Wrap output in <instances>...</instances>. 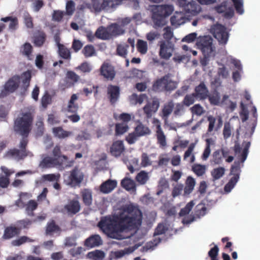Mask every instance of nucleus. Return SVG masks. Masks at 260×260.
<instances>
[{
	"mask_svg": "<svg viewBox=\"0 0 260 260\" xmlns=\"http://www.w3.org/2000/svg\"><path fill=\"white\" fill-rule=\"evenodd\" d=\"M97 226L108 238L119 240L129 238L122 233L130 228V205L118 214L102 216Z\"/></svg>",
	"mask_w": 260,
	"mask_h": 260,
	"instance_id": "1",
	"label": "nucleus"
},
{
	"mask_svg": "<svg viewBox=\"0 0 260 260\" xmlns=\"http://www.w3.org/2000/svg\"><path fill=\"white\" fill-rule=\"evenodd\" d=\"M34 116L27 112L22 113L14 120L13 131L16 135L28 137L32 126Z\"/></svg>",
	"mask_w": 260,
	"mask_h": 260,
	"instance_id": "2",
	"label": "nucleus"
},
{
	"mask_svg": "<svg viewBox=\"0 0 260 260\" xmlns=\"http://www.w3.org/2000/svg\"><path fill=\"white\" fill-rule=\"evenodd\" d=\"M250 146V142L246 143L242 153L238 156L240 160L235 161L232 166L230 170V174L233 176L230 179L228 183L224 186V190L230 192L234 187L239 179L240 170V163H243L246 159L248 153V150Z\"/></svg>",
	"mask_w": 260,
	"mask_h": 260,
	"instance_id": "3",
	"label": "nucleus"
},
{
	"mask_svg": "<svg viewBox=\"0 0 260 260\" xmlns=\"http://www.w3.org/2000/svg\"><path fill=\"white\" fill-rule=\"evenodd\" d=\"M174 8L172 5L154 6L152 10L154 27L157 28L165 25L167 23L166 18L170 16Z\"/></svg>",
	"mask_w": 260,
	"mask_h": 260,
	"instance_id": "4",
	"label": "nucleus"
},
{
	"mask_svg": "<svg viewBox=\"0 0 260 260\" xmlns=\"http://www.w3.org/2000/svg\"><path fill=\"white\" fill-rule=\"evenodd\" d=\"M171 74H167L156 80L152 86L153 91L156 92H171L174 90L178 85V82L171 78Z\"/></svg>",
	"mask_w": 260,
	"mask_h": 260,
	"instance_id": "5",
	"label": "nucleus"
},
{
	"mask_svg": "<svg viewBox=\"0 0 260 260\" xmlns=\"http://www.w3.org/2000/svg\"><path fill=\"white\" fill-rule=\"evenodd\" d=\"M20 82L19 75H15L10 78L3 86L0 92V99L15 92L19 87Z\"/></svg>",
	"mask_w": 260,
	"mask_h": 260,
	"instance_id": "6",
	"label": "nucleus"
},
{
	"mask_svg": "<svg viewBox=\"0 0 260 260\" xmlns=\"http://www.w3.org/2000/svg\"><path fill=\"white\" fill-rule=\"evenodd\" d=\"M84 178L83 173L80 169L76 167L69 172L65 181L67 185L72 187H80Z\"/></svg>",
	"mask_w": 260,
	"mask_h": 260,
	"instance_id": "7",
	"label": "nucleus"
},
{
	"mask_svg": "<svg viewBox=\"0 0 260 260\" xmlns=\"http://www.w3.org/2000/svg\"><path fill=\"white\" fill-rule=\"evenodd\" d=\"M142 222V213L131 203V238L139 230Z\"/></svg>",
	"mask_w": 260,
	"mask_h": 260,
	"instance_id": "8",
	"label": "nucleus"
},
{
	"mask_svg": "<svg viewBox=\"0 0 260 260\" xmlns=\"http://www.w3.org/2000/svg\"><path fill=\"white\" fill-rule=\"evenodd\" d=\"M211 32L220 44L224 45L227 43L229 35L224 25L219 23L214 24L211 28Z\"/></svg>",
	"mask_w": 260,
	"mask_h": 260,
	"instance_id": "9",
	"label": "nucleus"
},
{
	"mask_svg": "<svg viewBox=\"0 0 260 260\" xmlns=\"http://www.w3.org/2000/svg\"><path fill=\"white\" fill-rule=\"evenodd\" d=\"M130 23V18L126 17L119 21L117 23H112L108 26L111 39L123 34L125 32V26Z\"/></svg>",
	"mask_w": 260,
	"mask_h": 260,
	"instance_id": "10",
	"label": "nucleus"
},
{
	"mask_svg": "<svg viewBox=\"0 0 260 260\" xmlns=\"http://www.w3.org/2000/svg\"><path fill=\"white\" fill-rule=\"evenodd\" d=\"M212 39L208 36L201 37L197 43L198 47L202 51L205 56H208L213 51Z\"/></svg>",
	"mask_w": 260,
	"mask_h": 260,
	"instance_id": "11",
	"label": "nucleus"
},
{
	"mask_svg": "<svg viewBox=\"0 0 260 260\" xmlns=\"http://www.w3.org/2000/svg\"><path fill=\"white\" fill-rule=\"evenodd\" d=\"M81 209V204L79 200L77 199H73L68 200L62 211L68 216H73L79 212Z\"/></svg>",
	"mask_w": 260,
	"mask_h": 260,
	"instance_id": "12",
	"label": "nucleus"
},
{
	"mask_svg": "<svg viewBox=\"0 0 260 260\" xmlns=\"http://www.w3.org/2000/svg\"><path fill=\"white\" fill-rule=\"evenodd\" d=\"M159 101L157 98H154L147 101L146 105L143 108V111L147 118L152 117V115L157 112L159 107Z\"/></svg>",
	"mask_w": 260,
	"mask_h": 260,
	"instance_id": "13",
	"label": "nucleus"
},
{
	"mask_svg": "<svg viewBox=\"0 0 260 260\" xmlns=\"http://www.w3.org/2000/svg\"><path fill=\"white\" fill-rule=\"evenodd\" d=\"M159 56L161 58L168 59L172 55L174 50V45L170 42L162 41L159 42Z\"/></svg>",
	"mask_w": 260,
	"mask_h": 260,
	"instance_id": "14",
	"label": "nucleus"
},
{
	"mask_svg": "<svg viewBox=\"0 0 260 260\" xmlns=\"http://www.w3.org/2000/svg\"><path fill=\"white\" fill-rule=\"evenodd\" d=\"M214 10L219 14H222V16L226 19L232 18L234 15V11L232 7L228 8V2L223 1L220 5L214 7Z\"/></svg>",
	"mask_w": 260,
	"mask_h": 260,
	"instance_id": "15",
	"label": "nucleus"
},
{
	"mask_svg": "<svg viewBox=\"0 0 260 260\" xmlns=\"http://www.w3.org/2000/svg\"><path fill=\"white\" fill-rule=\"evenodd\" d=\"M107 96L112 105H114L120 98V88L117 85L110 84L107 88Z\"/></svg>",
	"mask_w": 260,
	"mask_h": 260,
	"instance_id": "16",
	"label": "nucleus"
},
{
	"mask_svg": "<svg viewBox=\"0 0 260 260\" xmlns=\"http://www.w3.org/2000/svg\"><path fill=\"white\" fill-rule=\"evenodd\" d=\"M100 74L107 80L112 81L115 78L116 73L113 66L104 63L100 68Z\"/></svg>",
	"mask_w": 260,
	"mask_h": 260,
	"instance_id": "17",
	"label": "nucleus"
},
{
	"mask_svg": "<svg viewBox=\"0 0 260 260\" xmlns=\"http://www.w3.org/2000/svg\"><path fill=\"white\" fill-rule=\"evenodd\" d=\"M193 93L197 96V100L203 101L209 96V90L204 82H201L199 85L194 88Z\"/></svg>",
	"mask_w": 260,
	"mask_h": 260,
	"instance_id": "18",
	"label": "nucleus"
},
{
	"mask_svg": "<svg viewBox=\"0 0 260 260\" xmlns=\"http://www.w3.org/2000/svg\"><path fill=\"white\" fill-rule=\"evenodd\" d=\"M62 165L63 162H60L57 158L47 156L40 161L39 167L42 169H47Z\"/></svg>",
	"mask_w": 260,
	"mask_h": 260,
	"instance_id": "19",
	"label": "nucleus"
},
{
	"mask_svg": "<svg viewBox=\"0 0 260 260\" xmlns=\"http://www.w3.org/2000/svg\"><path fill=\"white\" fill-rule=\"evenodd\" d=\"M150 134V130L148 127L144 125L142 123L139 124L135 128V132L133 133H131V144H133L135 142L137 139L136 137H140Z\"/></svg>",
	"mask_w": 260,
	"mask_h": 260,
	"instance_id": "20",
	"label": "nucleus"
},
{
	"mask_svg": "<svg viewBox=\"0 0 260 260\" xmlns=\"http://www.w3.org/2000/svg\"><path fill=\"white\" fill-rule=\"evenodd\" d=\"M125 150L123 141L117 140L113 143L110 151L111 155L116 157L120 156Z\"/></svg>",
	"mask_w": 260,
	"mask_h": 260,
	"instance_id": "21",
	"label": "nucleus"
},
{
	"mask_svg": "<svg viewBox=\"0 0 260 260\" xmlns=\"http://www.w3.org/2000/svg\"><path fill=\"white\" fill-rule=\"evenodd\" d=\"M103 244V240L99 235H92L87 238L84 241V246L88 248L99 246Z\"/></svg>",
	"mask_w": 260,
	"mask_h": 260,
	"instance_id": "22",
	"label": "nucleus"
},
{
	"mask_svg": "<svg viewBox=\"0 0 260 260\" xmlns=\"http://www.w3.org/2000/svg\"><path fill=\"white\" fill-rule=\"evenodd\" d=\"M21 228L15 225L7 226L4 231L3 238L5 240L11 239L20 234Z\"/></svg>",
	"mask_w": 260,
	"mask_h": 260,
	"instance_id": "23",
	"label": "nucleus"
},
{
	"mask_svg": "<svg viewBox=\"0 0 260 260\" xmlns=\"http://www.w3.org/2000/svg\"><path fill=\"white\" fill-rule=\"evenodd\" d=\"M116 181L108 179L101 185L100 190L104 193H108L111 192L116 187Z\"/></svg>",
	"mask_w": 260,
	"mask_h": 260,
	"instance_id": "24",
	"label": "nucleus"
},
{
	"mask_svg": "<svg viewBox=\"0 0 260 260\" xmlns=\"http://www.w3.org/2000/svg\"><path fill=\"white\" fill-rule=\"evenodd\" d=\"M156 136L159 147L161 148L166 147L167 145L166 137L161 129L160 123L156 125Z\"/></svg>",
	"mask_w": 260,
	"mask_h": 260,
	"instance_id": "25",
	"label": "nucleus"
},
{
	"mask_svg": "<svg viewBox=\"0 0 260 260\" xmlns=\"http://www.w3.org/2000/svg\"><path fill=\"white\" fill-rule=\"evenodd\" d=\"M47 35L42 30H38L34 37V43L35 46L40 47L43 45L46 40Z\"/></svg>",
	"mask_w": 260,
	"mask_h": 260,
	"instance_id": "26",
	"label": "nucleus"
},
{
	"mask_svg": "<svg viewBox=\"0 0 260 260\" xmlns=\"http://www.w3.org/2000/svg\"><path fill=\"white\" fill-rule=\"evenodd\" d=\"M81 196L83 204L87 207H89L92 203V191L88 188H84L81 191Z\"/></svg>",
	"mask_w": 260,
	"mask_h": 260,
	"instance_id": "27",
	"label": "nucleus"
},
{
	"mask_svg": "<svg viewBox=\"0 0 260 260\" xmlns=\"http://www.w3.org/2000/svg\"><path fill=\"white\" fill-rule=\"evenodd\" d=\"M22 82V88L24 91H26L30 85V82L31 79V73L29 70H27L22 73L20 76Z\"/></svg>",
	"mask_w": 260,
	"mask_h": 260,
	"instance_id": "28",
	"label": "nucleus"
},
{
	"mask_svg": "<svg viewBox=\"0 0 260 260\" xmlns=\"http://www.w3.org/2000/svg\"><path fill=\"white\" fill-rule=\"evenodd\" d=\"M78 99V96L77 94H73L71 95L67 106V110L68 112L76 113L78 111L79 109V106L78 104L76 103V101Z\"/></svg>",
	"mask_w": 260,
	"mask_h": 260,
	"instance_id": "29",
	"label": "nucleus"
},
{
	"mask_svg": "<svg viewBox=\"0 0 260 260\" xmlns=\"http://www.w3.org/2000/svg\"><path fill=\"white\" fill-rule=\"evenodd\" d=\"M195 185L196 181L191 176L187 177L185 182L184 196H187L190 194L193 191Z\"/></svg>",
	"mask_w": 260,
	"mask_h": 260,
	"instance_id": "30",
	"label": "nucleus"
},
{
	"mask_svg": "<svg viewBox=\"0 0 260 260\" xmlns=\"http://www.w3.org/2000/svg\"><path fill=\"white\" fill-rule=\"evenodd\" d=\"M52 133L55 137L61 139L69 137L72 134L71 132L65 131L61 126L53 127Z\"/></svg>",
	"mask_w": 260,
	"mask_h": 260,
	"instance_id": "31",
	"label": "nucleus"
},
{
	"mask_svg": "<svg viewBox=\"0 0 260 260\" xmlns=\"http://www.w3.org/2000/svg\"><path fill=\"white\" fill-rule=\"evenodd\" d=\"M95 37L101 40H106L111 39L108 27L104 26L99 27L95 32Z\"/></svg>",
	"mask_w": 260,
	"mask_h": 260,
	"instance_id": "32",
	"label": "nucleus"
},
{
	"mask_svg": "<svg viewBox=\"0 0 260 260\" xmlns=\"http://www.w3.org/2000/svg\"><path fill=\"white\" fill-rule=\"evenodd\" d=\"M174 104L173 101H170L166 104L162 109V118L165 121H167L169 115L172 113Z\"/></svg>",
	"mask_w": 260,
	"mask_h": 260,
	"instance_id": "33",
	"label": "nucleus"
},
{
	"mask_svg": "<svg viewBox=\"0 0 260 260\" xmlns=\"http://www.w3.org/2000/svg\"><path fill=\"white\" fill-rule=\"evenodd\" d=\"M6 155L9 157L15 158L18 160L22 159L26 157V155L23 154L19 149L16 148L9 150L7 152Z\"/></svg>",
	"mask_w": 260,
	"mask_h": 260,
	"instance_id": "34",
	"label": "nucleus"
},
{
	"mask_svg": "<svg viewBox=\"0 0 260 260\" xmlns=\"http://www.w3.org/2000/svg\"><path fill=\"white\" fill-rule=\"evenodd\" d=\"M87 256L92 260H103L105 257V253L102 250H95L88 252Z\"/></svg>",
	"mask_w": 260,
	"mask_h": 260,
	"instance_id": "35",
	"label": "nucleus"
},
{
	"mask_svg": "<svg viewBox=\"0 0 260 260\" xmlns=\"http://www.w3.org/2000/svg\"><path fill=\"white\" fill-rule=\"evenodd\" d=\"M1 21L4 22L10 21L9 25V29L11 31H14L16 29L18 25V19L16 17H12L8 16L1 18Z\"/></svg>",
	"mask_w": 260,
	"mask_h": 260,
	"instance_id": "36",
	"label": "nucleus"
},
{
	"mask_svg": "<svg viewBox=\"0 0 260 260\" xmlns=\"http://www.w3.org/2000/svg\"><path fill=\"white\" fill-rule=\"evenodd\" d=\"M148 173L144 171H140L136 176L135 180L138 185H144L148 180Z\"/></svg>",
	"mask_w": 260,
	"mask_h": 260,
	"instance_id": "37",
	"label": "nucleus"
},
{
	"mask_svg": "<svg viewBox=\"0 0 260 260\" xmlns=\"http://www.w3.org/2000/svg\"><path fill=\"white\" fill-rule=\"evenodd\" d=\"M52 153L54 156V158H57L60 162H63V164L68 159V158L66 155H61L60 147L58 145H56L54 147Z\"/></svg>",
	"mask_w": 260,
	"mask_h": 260,
	"instance_id": "38",
	"label": "nucleus"
},
{
	"mask_svg": "<svg viewBox=\"0 0 260 260\" xmlns=\"http://www.w3.org/2000/svg\"><path fill=\"white\" fill-rule=\"evenodd\" d=\"M58 49V53L60 56L65 59L70 60L71 58V52L64 45L59 44Z\"/></svg>",
	"mask_w": 260,
	"mask_h": 260,
	"instance_id": "39",
	"label": "nucleus"
},
{
	"mask_svg": "<svg viewBox=\"0 0 260 260\" xmlns=\"http://www.w3.org/2000/svg\"><path fill=\"white\" fill-rule=\"evenodd\" d=\"M130 253V247H127L124 250H121L116 251H112L109 255L110 259H118L123 256L125 254Z\"/></svg>",
	"mask_w": 260,
	"mask_h": 260,
	"instance_id": "40",
	"label": "nucleus"
},
{
	"mask_svg": "<svg viewBox=\"0 0 260 260\" xmlns=\"http://www.w3.org/2000/svg\"><path fill=\"white\" fill-rule=\"evenodd\" d=\"M82 53L86 58L93 56L96 54L94 47L92 45H87L82 50Z\"/></svg>",
	"mask_w": 260,
	"mask_h": 260,
	"instance_id": "41",
	"label": "nucleus"
},
{
	"mask_svg": "<svg viewBox=\"0 0 260 260\" xmlns=\"http://www.w3.org/2000/svg\"><path fill=\"white\" fill-rule=\"evenodd\" d=\"M169 184L168 181L165 178H161L159 181L157 187L156 194L157 196L160 195L164 190L169 188Z\"/></svg>",
	"mask_w": 260,
	"mask_h": 260,
	"instance_id": "42",
	"label": "nucleus"
},
{
	"mask_svg": "<svg viewBox=\"0 0 260 260\" xmlns=\"http://www.w3.org/2000/svg\"><path fill=\"white\" fill-rule=\"evenodd\" d=\"M20 52L22 54L26 56L28 59H30V56L32 52V47L29 43H25L21 47Z\"/></svg>",
	"mask_w": 260,
	"mask_h": 260,
	"instance_id": "43",
	"label": "nucleus"
},
{
	"mask_svg": "<svg viewBox=\"0 0 260 260\" xmlns=\"http://www.w3.org/2000/svg\"><path fill=\"white\" fill-rule=\"evenodd\" d=\"M35 134L37 137H41L45 131L44 124L42 119L38 120L36 123Z\"/></svg>",
	"mask_w": 260,
	"mask_h": 260,
	"instance_id": "44",
	"label": "nucleus"
},
{
	"mask_svg": "<svg viewBox=\"0 0 260 260\" xmlns=\"http://www.w3.org/2000/svg\"><path fill=\"white\" fill-rule=\"evenodd\" d=\"M206 168L205 165L194 164L192 167V171L198 176H202L206 172Z\"/></svg>",
	"mask_w": 260,
	"mask_h": 260,
	"instance_id": "45",
	"label": "nucleus"
},
{
	"mask_svg": "<svg viewBox=\"0 0 260 260\" xmlns=\"http://www.w3.org/2000/svg\"><path fill=\"white\" fill-rule=\"evenodd\" d=\"M196 100H197V96L193 93L187 94L185 96L182 101V103L184 105L189 107L192 105Z\"/></svg>",
	"mask_w": 260,
	"mask_h": 260,
	"instance_id": "46",
	"label": "nucleus"
},
{
	"mask_svg": "<svg viewBox=\"0 0 260 260\" xmlns=\"http://www.w3.org/2000/svg\"><path fill=\"white\" fill-rule=\"evenodd\" d=\"M128 129L127 123H118L115 125L116 135H121L125 133Z\"/></svg>",
	"mask_w": 260,
	"mask_h": 260,
	"instance_id": "47",
	"label": "nucleus"
},
{
	"mask_svg": "<svg viewBox=\"0 0 260 260\" xmlns=\"http://www.w3.org/2000/svg\"><path fill=\"white\" fill-rule=\"evenodd\" d=\"M225 169L223 167H219L214 169L211 171V175L214 180L220 179L224 175Z\"/></svg>",
	"mask_w": 260,
	"mask_h": 260,
	"instance_id": "48",
	"label": "nucleus"
},
{
	"mask_svg": "<svg viewBox=\"0 0 260 260\" xmlns=\"http://www.w3.org/2000/svg\"><path fill=\"white\" fill-rule=\"evenodd\" d=\"M116 6L115 0H102V10L109 11L114 9Z\"/></svg>",
	"mask_w": 260,
	"mask_h": 260,
	"instance_id": "49",
	"label": "nucleus"
},
{
	"mask_svg": "<svg viewBox=\"0 0 260 260\" xmlns=\"http://www.w3.org/2000/svg\"><path fill=\"white\" fill-rule=\"evenodd\" d=\"M137 48L138 52L142 54L146 53L148 50L147 43L146 41L142 40H139L137 43Z\"/></svg>",
	"mask_w": 260,
	"mask_h": 260,
	"instance_id": "50",
	"label": "nucleus"
},
{
	"mask_svg": "<svg viewBox=\"0 0 260 260\" xmlns=\"http://www.w3.org/2000/svg\"><path fill=\"white\" fill-rule=\"evenodd\" d=\"M24 23L28 28H34L33 19L27 12H25L23 15Z\"/></svg>",
	"mask_w": 260,
	"mask_h": 260,
	"instance_id": "51",
	"label": "nucleus"
},
{
	"mask_svg": "<svg viewBox=\"0 0 260 260\" xmlns=\"http://www.w3.org/2000/svg\"><path fill=\"white\" fill-rule=\"evenodd\" d=\"M212 142V140L211 138L207 139L206 140V147L202 156V158L203 160H206L210 154V145Z\"/></svg>",
	"mask_w": 260,
	"mask_h": 260,
	"instance_id": "52",
	"label": "nucleus"
},
{
	"mask_svg": "<svg viewBox=\"0 0 260 260\" xmlns=\"http://www.w3.org/2000/svg\"><path fill=\"white\" fill-rule=\"evenodd\" d=\"M161 239L160 238H154L153 240L147 242L144 246V248L146 250L152 249L153 250L160 242Z\"/></svg>",
	"mask_w": 260,
	"mask_h": 260,
	"instance_id": "53",
	"label": "nucleus"
},
{
	"mask_svg": "<svg viewBox=\"0 0 260 260\" xmlns=\"http://www.w3.org/2000/svg\"><path fill=\"white\" fill-rule=\"evenodd\" d=\"M22 138L20 140V143L19 145V148H20V150L23 153V154L26 155V156L27 155V153L26 152V147L27 146V144L28 142V140L27 139L28 137L21 136Z\"/></svg>",
	"mask_w": 260,
	"mask_h": 260,
	"instance_id": "54",
	"label": "nucleus"
},
{
	"mask_svg": "<svg viewBox=\"0 0 260 260\" xmlns=\"http://www.w3.org/2000/svg\"><path fill=\"white\" fill-rule=\"evenodd\" d=\"M194 203L193 201H190L188 203L185 207L182 208L179 212V215L180 216H184L188 214L192 209Z\"/></svg>",
	"mask_w": 260,
	"mask_h": 260,
	"instance_id": "55",
	"label": "nucleus"
},
{
	"mask_svg": "<svg viewBox=\"0 0 260 260\" xmlns=\"http://www.w3.org/2000/svg\"><path fill=\"white\" fill-rule=\"evenodd\" d=\"M34 240L29 238L26 236H22L18 238V239L13 240L12 242V244L13 246H20L26 242H33Z\"/></svg>",
	"mask_w": 260,
	"mask_h": 260,
	"instance_id": "56",
	"label": "nucleus"
},
{
	"mask_svg": "<svg viewBox=\"0 0 260 260\" xmlns=\"http://www.w3.org/2000/svg\"><path fill=\"white\" fill-rule=\"evenodd\" d=\"M59 227L55 224L54 220H52L51 222L47 224L46 231L47 234H51L53 232L59 231Z\"/></svg>",
	"mask_w": 260,
	"mask_h": 260,
	"instance_id": "57",
	"label": "nucleus"
},
{
	"mask_svg": "<svg viewBox=\"0 0 260 260\" xmlns=\"http://www.w3.org/2000/svg\"><path fill=\"white\" fill-rule=\"evenodd\" d=\"M212 161L216 165H219L222 162V158L220 150L218 149L213 152Z\"/></svg>",
	"mask_w": 260,
	"mask_h": 260,
	"instance_id": "58",
	"label": "nucleus"
},
{
	"mask_svg": "<svg viewBox=\"0 0 260 260\" xmlns=\"http://www.w3.org/2000/svg\"><path fill=\"white\" fill-rule=\"evenodd\" d=\"M232 2L237 13L242 14L244 12L243 0H232Z\"/></svg>",
	"mask_w": 260,
	"mask_h": 260,
	"instance_id": "59",
	"label": "nucleus"
},
{
	"mask_svg": "<svg viewBox=\"0 0 260 260\" xmlns=\"http://www.w3.org/2000/svg\"><path fill=\"white\" fill-rule=\"evenodd\" d=\"M207 98H208L209 102L211 105H218L219 104L220 97L218 92L215 93L211 95H209Z\"/></svg>",
	"mask_w": 260,
	"mask_h": 260,
	"instance_id": "60",
	"label": "nucleus"
},
{
	"mask_svg": "<svg viewBox=\"0 0 260 260\" xmlns=\"http://www.w3.org/2000/svg\"><path fill=\"white\" fill-rule=\"evenodd\" d=\"M219 248L217 245H215L208 252V256L211 260H218L217 258L219 252Z\"/></svg>",
	"mask_w": 260,
	"mask_h": 260,
	"instance_id": "61",
	"label": "nucleus"
},
{
	"mask_svg": "<svg viewBox=\"0 0 260 260\" xmlns=\"http://www.w3.org/2000/svg\"><path fill=\"white\" fill-rule=\"evenodd\" d=\"M241 111L240 112V116L242 122L246 121L248 119V111L245 107L243 103H241Z\"/></svg>",
	"mask_w": 260,
	"mask_h": 260,
	"instance_id": "62",
	"label": "nucleus"
},
{
	"mask_svg": "<svg viewBox=\"0 0 260 260\" xmlns=\"http://www.w3.org/2000/svg\"><path fill=\"white\" fill-rule=\"evenodd\" d=\"M191 113L198 116L202 115L204 113L203 108L199 104H196L190 108Z\"/></svg>",
	"mask_w": 260,
	"mask_h": 260,
	"instance_id": "63",
	"label": "nucleus"
},
{
	"mask_svg": "<svg viewBox=\"0 0 260 260\" xmlns=\"http://www.w3.org/2000/svg\"><path fill=\"white\" fill-rule=\"evenodd\" d=\"M114 118L116 120H121V123H127L130 121V114L128 113H122L119 116L116 114H114Z\"/></svg>",
	"mask_w": 260,
	"mask_h": 260,
	"instance_id": "64",
	"label": "nucleus"
}]
</instances>
